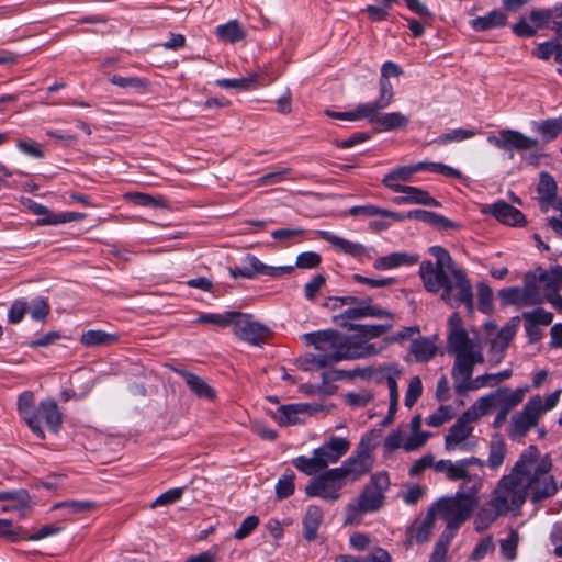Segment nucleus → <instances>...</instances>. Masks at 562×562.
<instances>
[{"label":"nucleus","instance_id":"a211bd4d","mask_svg":"<svg viewBox=\"0 0 562 562\" xmlns=\"http://www.w3.org/2000/svg\"><path fill=\"white\" fill-rule=\"evenodd\" d=\"M316 234L319 238L329 243L338 252L357 259L369 257L368 248L360 243L351 241L327 231H317Z\"/></svg>","mask_w":562,"mask_h":562},{"label":"nucleus","instance_id":"864d4df0","mask_svg":"<svg viewBox=\"0 0 562 562\" xmlns=\"http://www.w3.org/2000/svg\"><path fill=\"white\" fill-rule=\"evenodd\" d=\"M345 402L352 408H361L368 406L374 398V394L370 390H360L357 392H348L344 395Z\"/></svg>","mask_w":562,"mask_h":562},{"label":"nucleus","instance_id":"cd10ccee","mask_svg":"<svg viewBox=\"0 0 562 562\" xmlns=\"http://www.w3.org/2000/svg\"><path fill=\"white\" fill-rule=\"evenodd\" d=\"M491 213L502 223L517 226L524 223V214L506 202H497L492 205Z\"/></svg>","mask_w":562,"mask_h":562},{"label":"nucleus","instance_id":"2eb2a0df","mask_svg":"<svg viewBox=\"0 0 562 562\" xmlns=\"http://www.w3.org/2000/svg\"><path fill=\"white\" fill-rule=\"evenodd\" d=\"M233 325L234 333L237 337L255 346L266 342L271 335V331L267 326L256 322L247 314L237 312V316L233 322Z\"/></svg>","mask_w":562,"mask_h":562},{"label":"nucleus","instance_id":"c85d7f7f","mask_svg":"<svg viewBox=\"0 0 562 562\" xmlns=\"http://www.w3.org/2000/svg\"><path fill=\"white\" fill-rule=\"evenodd\" d=\"M323 521V510L316 505H310L303 517V536L311 541L317 537V530Z\"/></svg>","mask_w":562,"mask_h":562},{"label":"nucleus","instance_id":"473e14b6","mask_svg":"<svg viewBox=\"0 0 562 562\" xmlns=\"http://www.w3.org/2000/svg\"><path fill=\"white\" fill-rule=\"evenodd\" d=\"M507 454V447L503 438L494 437L488 446V457L486 465L492 471H497L504 463Z\"/></svg>","mask_w":562,"mask_h":562},{"label":"nucleus","instance_id":"8fccbe9b","mask_svg":"<svg viewBox=\"0 0 562 562\" xmlns=\"http://www.w3.org/2000/svg\"><path fill=\"white\" fill-rule=\"evenodd\" d=\"M477 133L474 130L454 128L443 133L435 140L439 145H447L450 143H460L465 139L473 138Z\"/></svg>","mask_w":562,"mask_h":562},{"label":"nucleus","instance_id":"c9c22d12","mask_svg":"<svg viewBox=\"0 0 562 562\" xmlns=\"http://www.w3.org/2000/svg\"><path fill=\"white\" fill-rule=\"evenodd\" d=\"M378 371L381 374V378L384 379L387 383L390 400H392V402L398 401L400 394L396 380L402 375V369L400 366L396 363H391L379 368Z\"/></svg>","mask_w":562,"mask_h":562},{"label":"nucleus","instance_id":"393cba45","mask_svg":"<svg viewBox=\"0 0 562 562\" xmlns=\"http://www.w3.org/2000/svg\"><path fill=\"white\" fill-rule=\"evenodd\" d=\"M397 193H403L402 196H396L394 202L396 204H422L439 207L441 204L429 195V193L420 188L408 186L405 189H398Z\"/></svg>","mask_w":562,"mask_h":562},{"label":"nucleus","instance_id":"603ef678","mask_svg":"<svg viewBox=\"0 0 562 562\" xmlns=\"http://www.w3.org/2000/svg\"><path fill=\"white\" fill-rule=\"evenodd\" d=\"M294 480L295 474L291 470L279 477L276 484V496L278 499L288 498L294 493Z\"/></svg>","mask_w":562,"mask_h":562},{"label":"nucleus","instance_id":"ddd939ff","mask_svg":"<svg viewBox=\"0 0 562 562\" xmlns=\"http://www.w3.org/2000/svg\"><path fill=\"white\" fill-rule=\"evenodd\" d=\"M538 397H530L520 412L512 416L508 435L512 439H520L537 426L541 414Z\"/></svg>","mask_w":562,"mask_h":562},{"label":"nucleus","instance_id":"0eeeda50","mask_svg":"<svg viewBox=\"0 0 562 562\" xmlns=\"http://www.w3.org/2000/svg\"><path fill=\"white\" fill-rule=\"evenodd\" d=\"M350 449L347 438L330 436L327 441L313 450L312 457L299 456L292 464L306 475H314L329 464L339 461Z\"/></svg>","mask_w":562,"mask_h":562},{"label":"nucleus","instance_id":"f257e3e1","mask_svg":"<svg viewBox=\"0 0 562 562\" xmlns=\"http://www.w3.org/2000/svg\"><path fill=\"white\" fill-rule=\"evenodd\" d=\"M447 350L454 357L451 376L454 391L464 395L470 391L496 386L493 373H485L472 379L474 367L485 360L480 342L469 336L458 313H452L447 324Z\"/></svg>","mask_w":562,"mask_h":562},{"label":"nucleus","instance_id":"f8f14e48","mask_svg":"<svg viewBox=\"0 0 562 562\" xmlns=\"http://www.w3.org/2000/svg\"><path fill=\"white\" fill-rule=\"evenodd\" d=\"M335 472L337 471L334 468L312 480L305 486V494L310 497L337 501L340 497V490L345 482L340 475Z\"/></svg>","mask_w":562,"mask_h":562},{"label":"nucleus","instance_id":"49530a36","mask_svg":"<svg viewBox=\"0 0 562 562\" xmlns=\"http://www.w3.org/2000/svg\"><path fill=\"white\" fill-rule=\"evenodd\" d=\"M381 438V430L373 429L364 434L356 451L367 458H372V452L376 448Z\"/></svg>","mask_w":562,"mask_h":562},{"label":"nucleus","instance_id":"9d476101","mask_svg":"<svg viewBox=\"0 0 562 562\" xmlns=\"http://www.w3.org/2000/svg\"><path fill=\"white\" fill-rule=\"evenodd\" d=\"M480 415L472 404L449 428L445 437V449L447 452H470L476 447L473 440L474 427L472 424L480 419Z\"/></svg>","mask_w":562,"mask_h":562},{"label":"nucleus","instance_id":"9b49d317","mask_svg":"<svg viewBox=\"0 0 562 562\" xmlns=\"http://www.w3.org/2000/svg\"><path fill=\"white\" fill-rule=\"evenodd\" d=\"M485 462L476 457H470L452 461L449 459H441L436 464V472L442 473L450 481L461 480V484L464 488L472 492H481L483 487V476L470 473L469 468L471 465L484 467Z\"/></svg>","mask_w":562,"mask_h":562},{"label":"nucleus","instance_id":"69168bd1","mask_svg":"<svg viewBox=\"0 0 562 562\" xmlns=\"http://www.w3.org/2000/svg\"><path fill=\"white\" fill-rule=\"evenodd\" d=\"M321 263V256L315 251H305L297 255L295 266L301 269H313Z\"/></svg>","mask_w":562,"mask_h":562},{"label":"nucleus","instance_id":"a19ab883","mask_svg":"<svg viewBox=\"0 0 562 562\" xmlns=\"http://www.w3.org/2000/svg\"><path fill=\"white\" fill-rule=\"evenodd\" d=\"M383 109L385 108L376 100L372 102L360 103L353 109V117H356V121L368 120L370 123L376 125L380 111Z\"/></svg>","mask_w":562,"mask_h":562},{"label":"nucleus","instance_id":"4468645a","mask_svg":"<svg viewBox=\"0 0 562 562\" xmlns=\"http://www.w3.org/2000/svg\"><path fill=\"white\" fill-rule=\"evenodd\" d=\"M487 142L492 146L505 151H522L535 148L538 145L536 138L529 137L519 131L503 128L497 134H490Z\"/></svg>","mask_w":562,"mask_h":562},{"label":"nucleus","instance_id":"6ab92c4d","mask_svg":"<svg viewBox=\"0 0 562 562\" xmlns=\"http://www.w3.org/2000/svg\"><path fill=\"white\" fill-rule=\"evenodd\" d=\"M18 411L31 430L41 439L44 438V431L40 418L36 414L37 407L34 406V394L25 391L18 398Z\"/></svg>","mask_w":562,"mask_h":562},{"label":"nucleus","instance_id":"3c124183","mask_svg":"<svg viewBox=\"0 0 562 562\" xmlns=\"http://www.w3.org/2000/svg\"><path fill=\"white\" fill-rule=\"evenodd\" d=\"M454 536H452L450 531H442L435 544L429 562H446L448 548Z\"/></svg>","mask_w":562,"mask_h":562},{"label":"nucleus","instance_id":"13d9d810","mask_svg":"<svg viewBox=\"0 0 562 562\" xmlns=\"http://www.w3.org/2000/svg\"><path fill=\"white\" fill-rule=\"evenodd\" d=\"M405 446V431L397 428L392 430L384 440L385 452H393L397 449L404 450Z\"/></svg>","mask_w":562,"mask_h":562},{"label":"nucleus","instance_id":"c756f323","mask_svg":"<svg viewBox=\"0 0 562 562\" xmlns=\"http://www.w3.org/2000/svg\"><path fill=\"white\" fill-rule=\"evenodd\" d=\"M507 15L501 10H493L483 16L471 20L470 25L477 32L501 27L506 24Z\"/></svg>","mask_w":562,"mask_h":562},{"label":"nucleus","instance_id":"de8ad7c7","mask_svg":"<svg viewBox=\"0 0 562 562\" xmlns=\"http://www.w3.org/2000/svg\"><path fill=\"white\" fill-rule=\"evenodd\" d=\"M258 74H251L241 78L218 79L215 83L216 86L224 89L248 90L254 83L258 81Z\"/></svg>","mask_w":562,"mask_h":562},{"label":"nucleus","instance_id":"f3484780","mask_svg":"<svg viewBox=\"0 0 562 562\" xmlns=\"http://www.w3.org/2000/svg\"><path fill=\"white\" fill-rule=\"evenodd\" d=\"M372 467L373 458H367L355 451V453L346 459L340 467L335 468L337 471L335 473L339 474L344 482H356L368 474Z\"/></svg>","mask_w":562,"mask_h":562},{"label":"nucleus","instance_id":"1a4fd4ad","mask_svg":"<svg viewBox=\"0 0 562 562\" xmlns=\"http://www.w3.org/2000/svg\"><path fill=\"white\" fill-rule=\"evenodd\" d=\"M527 391L528 387H519L514 391L508 387H499L480 397L473 405L480 417L486 415L493 407H497L498 412L493 422V427L499 428L506 422L508 413L522 402Z\"/></svg>","mask_w":562,"mask_h":562},{"label":"nucleus","instance_id":"423d86ee","mask_svg":"<svg viewBox=\"0 0 562 562\" xmlns=\"http://www.w3.org/2000/svg\"><path fill=\"white\" fill-rule=\"evenodd\" d=\"M460 484L454 495L439 498L434 505V514L446 522L443 531H450L456 537L460 527L471 517L479 505L477 494Z\"/></svg>","mask_w":562,"mask_h":562},{"label":"nucleus","instance_id":"412c9836","mask_svg":"<svg viewBox=\"0 0 562 562\" xmlns=\"http://www.w3.org/2000/svg\"><path fill=\"white\" fill-rule=\"evenodd\" d=\"M366 317L392 318L393 313L379 306L370 305L367 302H362L359 306L350 307L342 314L335 316L334 321L340 326L347 327L348 325H346L342 321L359 319Z\"/></svg>","mask_w":562,"mask_h":562},{"label":"nucleus","instance_id":"79ce46f5","mask_svg":"<svg viewBox=\"0 0 562 562\" xmlns=\"http://www.w3.org/2000/svg\"><path fill=\"white\" fill-rule=\"evenodd\" d=\"M237 312L227 311L224 313H203L195 319L196 323L211 324L216 327H227L233 325Z\"/></svg>","mask_w":562,"mask_h":562},{"label":"nucleus","instance_id":"774afa93","mask_svg":"<svg viewBox=\"0 0 562 562\" xmlns=\"http://www.w3.org/2000/svg\"><path fill=\"white\" fill-rule=\"evenodd\" d=\"M559 46L560 43H558L557 41L540 43L535 48L533 54L542 60H548L551 56H554L555 59Z\"/></svg>","mask_w":562,"mask_h":562},{"label":"nucleus","instance_id":"e2e57ef3","mask_svg":"<svg viewBox=\"0 0 562 562\" xmlns=\"http://www.w3.org/2000/svg\"><path fill=\"white\" fill-rule=\"evenodd\" d=\"M110 81L123 89L138 90L146 86V81L137 77H123L114 75L110 78Z\"/></svg>","mask_w":562,"mask_h":562},{"label":"nucleus","instance_id":"0e129e2a","mask_svg":"<svg viewBox=\"0 0 562 562\" xmlns=\"http://www.w3.org/2000/svg\"><path fill=\"white\" fill-rule=\"evenodd\" d=\"M259 525V518L255 515L246 517L234 533V538L243 540L247 538Z\"/></svg>","mask_w":562,"mask_h":562},{"label":"nucleus","instance_id":"b1692460","mask_svg":"<svg viewBox=\"0 0 562 562\" xmlns=\"http://www.w3.org/2000/svg\"><path fill=\"white\" fill-rule=\"evenodd\" d=\"M308 413V405L295 403L282 405L274 413V419L282 426L304 423L303 416Z\"/></svg>","mask_w":562,"mask_h":562},{"label":"nucleus","instance_id":"6e6552de","mask_svg":"<svg viewBox=\"0 0 562 562\" xmlns=\"http://www.w3.org/2000/svg\"><path fill=\"white\" fill-rule=\"evenodd\" d=\"M389 486L390 479L387 473L379 472L373 474L358 499L347 505V521L353 524L358 521L363 514L379 510L383 505L384 492Z\"/></svg>","mask_w":562,"mask_h":562},{"label":"nucleus","instance_id":"ea45409f","mask_svg":"<svg viewBox=\"0 0 562 562\" xmlns=\"http://www.w3.org/2000/svg\"><path fill=\"white\" fill-rule=\"evenodd\" d=\"M409 119L401 112H390L380 114L376 123L379 131H393L405 127Z\"/></svg>","mask_w":562,"mask_h":562},{"label":"nucleus","instance_id":"f704fd0d","mask_svg":"<svg viewBox=\"0 0 562 562\" xmlns=\"http://www.w3.org/2000/svg\"><path fill=\"white\" fill-rule=\"evenodd\" d=\"M215 35L223 42L236 43L241 41L246 33L237 20H231L215 27Z\"/></svg>","mask_w":562,"mask_h":562},{"label":"nucleus","instance_id":"4be33fe9","mask_svg":"<svg viewBox=\"0 0 562 562\" xmlns=\"http://www.w3.org/2000/svg\"><path fill=\"white\" fill-rule=\"evenodd\" d=\"M426 168V162H417L411 166H401L390 170L383 178L382 182L385 187L390 188L393 192H398V189H405L407 186L401 184V181H409L414 173L422 171Z\"/></svg>","mask_w":562,"mask_h":562},{"label":"nucleus","instance_id":"37998d69","mask_svg":"<svg viewBox=\"0 0 562 562\" xmlns=\"http://www.w3.org/2000/svg\"><path fill=\"white\" fill-rule=\"evenodd\" d=\"M349 214H351L353 216L362 215V216H367V217L380 215V216L391 217L394 221H401V218L403 217V216H401V213L381 209V207L372 205V204L352 206L349 210Z\"/></svg>","mask_w":562,"mask_h":562},{"label":"nucleus","instance_id":"72a5a7b5","mask_svg":"<svg viewBox=\"0 0 562 562\" xmlns=\"http://www.w3.org/2000/svg\"><path fill=\"white\" fill-rule=\"evenodd\" d=\"M392 324H380V325H369V324H349L347 328L349 330L358 331V336H355L357 339H361L370 342V339L378 338L385 333L392 329Z\"/></svg>","mask_w":562,"mask_h":562},{"label":"nucleus","instance_id":"6e6d98bb","mask_svg":"<svg viewBox=\"0 0 562 562\" xmlns=\"http://www.w3.org/2000/svg\"><path fill=\"white\" fill-rule=\"evenodd\" d=\"M430 437L431 432L429 431H417L411 432L408 436L405 435L404 451L413 452L419 450L427 443Z\"/></svg>","mask_w":562,"mask_h":562},{"label":"nucleus","instance_id":"e433bc0d","mask_svg":"<svg viewBox=\"0 0 562 562\" xmlns=\"http://www.w3.org/2000/svg\"><path fill=\"white\" fill-rule=\"evenodd\" d=\"M306 233L304 228H279L271 232V237L279 241L282 248H288L292 245L299 244L303 240Z\"/></svg>","mask_w":562,"mask_h":562},{"label":"nucleus","instance_id":"dca6fc26","mask_svg":"<svg viewBox=\"0 0 562 562\" xmlns=\"http://www.w3.org/2000/svg\"><path fill=\"white\" fill-rule=\"evenodd\" d=\"M245 261L247 262V266L235 267L229 270L232 277L254 279L258 274H263L272 278H280L284 274H290L293 271L292 266H268L251 255H248L245 258Z\"/></svg>","mask_w":562,"mask_h":562},{"label":"nucleus","instance_id":"aec40b11","mask_svg":"<svg viewBox=\"0 0 562 562\" xmlns=\"http://www.w3.org/2000/svg\"><path fill=\"white\" fill-rule=\"evenodd\" d=\"M517 331L515 325H506L490 341L488 361L497 366L505 357L506 349Z\"/></svg>","mask_w":562,"mask_h":562},{"label":"nucleus","instance_id":"7c9ffc66","mask_svg":"<svg viewBox=\"0 0 562 562\" xmlns=\"http://www.w3.org/2000/svg\"><path fill=\"white\" fill-rule=\"evenodd\" d=\"M178 373L184 379L186 384L198 397L207 400H213L215 397L214 389L211 387L202 378L188 371H178Z\"/></svg>","mask_w":562,"mask_h":562},{"label":"nucleus","instance_id":"7ed1b4c3","mask_svg":"<svg viewBox=\"0 0 562 562\" xmlns=\"http://www.w3.org/2000/svg\"><path fill=\"white\" fill-rule=\"evenodd\" d=\"M552 468L551 457L531 445L519 454L509 474L529 494L531 503L537 504L553 497L559 491Z\"/></svg>","mask_w":562,"mask_h":562},{"label":"nucleus","instance_id":"f03ea898","mask_svg":"<svg viewBox=\"0 0 562 562\" xmlns=\"http://www.w3.org/2000/svg\"><path fill=\"white\" fill-rule=\"evenodd\" d=\"M429 252L436 262L423 261L419 267V276L425 289L435 294L441 292V300L449 306L464 305L471 312L472 285L463 270L457 266L445 248L432 246Z\"/></svg>","mask_w":562,"mask_h":562},{"label":"nucleus","instance_id":"5fc2aeb1","mask_svg":"<svg viewBox=\"0 0 562 562\" xmlns=\"http://www.w3.org/2000/svg\"><path fill=\"white\" fill-rule=\"evenodd\" d=\"M518 542L519 535L516 530L512 529L508 537L499 541L501 553L509 561L515 560Z\"/></svg>","mask_w":562,"mask_h":562},{"label":"nucleus","instance_id":"338daca9","mask_svg":"<svg viewBox=\"0 0 562 562\" xmlns=\"http://www.w3.org/2000/svg\"><path fill=\"white\" fill-rule=\"evenodd\" d=\"M438 461H435L432 454L428 453L417 459L412 467L409 468V475L417 476L422 474L427 468L431 467L436 471V464Z\"/></svg>","mask_w":562,"mask_h":562},{"label":"nucleus","instance_id":"2f4dec72","mask_svg":"<svg viewBox=\"0 0 562 562\" xmlns=\"http://www.w3.org/2000/svg\"><path fill=\"white\" fill-rule=\"evenodd\" d=\"M119 341L116 334L106 333L100 329H90L80 337V342L86 347L110 346Z\"/></svg>","mask_w":562,"mask_h":562},{"label":"nucleus","instance_id":"20e7f679","mask_svg":"<svg viewBox=\"0 0 562 562\" xmlns=\"http://www.w3.org/2000/svg\"><path fill=\"white\" fill-rule=\"evenodd\" d=\"M529 494L508 473L499 479L491 499L475 515L474 528L482 532L502 516L516 515Z\"/></svg>","mask_w":562,"mask_h":562},{"label":"nucleus","instance_id":"4d7b16f0","mask_svg":"<svg viewBox=\"0 0 562 562\" xmlns=\"http://www.w3.org/2000/svg\"><path fill=\"white\" fill-rule=\"evenodd\" d=\"M423 393V384L419 376H413L409 380L408 387L405 394V406L412 408Z\"/></svg>","mask_w":562,"mask_h":562},{"label":"nucleus","instance_id":"5701e85b","mask_svg":"<svg viewBox=\"0 0 562 562\" xmlns=\"http://www.w3.org/2000/svg\"><path fill=\"white\" fill-rule=\"evenodd\" d=\"M555 267L551 268L549 271L543 272L539 276V282L543 284L544 289V297L552 305V307L562 314V295L559 293L561 283L559 280H555Z\"/></svg>","mask_w":562,"mask_h":562},{"label":"nucleus","instance_id":"680f3d73","mask_svg":"<svg viewBox=\"0 0 562 562\" xmlns=\"http://www.w3.org/2000/svg\"><path fill=\"white\" fill-rule=\"evenodd\" d=\"M557 184L553 178L547 173L542 172L540 176L538 192L546 200H551L555 195Z\"/></svg>","mask_w":562,"mask_h":562},{"label":"nucleus","instance_id":"bb28decb","mask_svg":"<svg viewBox=\"0 0 562 562\" xmlns=\"http://www.w3.org/2000/svg\"><path fill=\"white\" fill-rule=\"evenodd\" d=\"M418 257L416 255L400 251L378 258L374 261L373 267L376 270H390L402 266H412L416 263Z\"/></svg>","mask_w":562,"mask_h":562},{"label":"nucleus","instance_id":"052dcab7","mask_svg":"<svg viewBox=\"0 0 562 562\" xmlns=\"http://www.w3.org/2000/svg\"><path fill=\"white\" fill-rule=\"evenodd\" d=\"M453 417V412L450 406L441 405L428 418L427 424L431 427H439L449 422Z\"/></svg>","mask_w":562,"mask_h":562},{"label":"nucleus","instance_id":"4c0bfd02","mask_svg":"<svg viewBox=\"0 0 562 562\" xmlns=\"http://www.w3.org/2000/svg\"><path fill=\"white\" fill-rule=\"evenodd\" d=\"M409 350L417 361L426 362L436 356L437 347L428 338H418L412 341Z\"/></svg>","mask_w":562,"mask_h":562},{"label":"nucleus","instance_id":"a18cd8bd","mask_svg":"<svg viewBox=\"0 0 562 562\" xmlns=\"http://www.w3.org/2000/svg\"><path fill=\"white\" fill-rule=\"evenodd\" d=\"M535 130L546 142L553 140L562 134V117L549 119L537 123Z\"/></svg>","mask_w":562,"mask_h":562},{"label":"nucleus","instance_id":"39448f33","mask_svg":"<svg viewBox=\"0 0 562 562\" xmlns=\"http://www.w3.org/2000/svg\"><path fill=\"white\" fill-rule=\"evenodd\" d=\"M308 346H314L321 352L331 353L336 360H355L380 353L384 346H376L355 336H346L336 330H318L302 335Z\"/></svg>","mask_w":562,"mask_h":562},{"label":"nucleus","instance_id":"c03bdc74","mask_svg":"<svg viewBox=\"0 0 562 562\" xmlns=\"http://www.w3.org/2000/svg\"><path fill=\"white\" fill-rule=\"evenodd\" d=\"M522 318L526 322L527 330L531 331V329L537 325H550L553 319V314L541 307H538L532 311L524 312Z\"/></svg>","mask_w":562,"mask_h":562},{"label":"nucleus","instance_id":"a878e982","mask_svg":"<svg viewBox=\"0 0 562 562\" xmlns=\"http://www.w3.org/2000/svg\"><path fill=\"white\" fill-rule=\"evenodd\" d=\"M36 414L40 418L45 420L46 425L53 432H57L61 424V414L58 409L57 403L54 400L46 398L37 406Z\"/></svg>","mask_w":562,"mask_h":562},{"label":"nucleus","instance_id":"58836bf2","mask_svg":"<svg viewBox=\"0 0 562 562\" xmlns=\"http://www.w3.org/2000/svg\"><path fill=\"white\" fill-rule=\"evenodd\" d=\"M401 221L407 218H415L424 223L434 224L441 227L451 226V222L442 215H439L434 212L425 211V210H413L407 213H401Z\"/></svg>","mask_w":562,"mask_h":562},{"label":"nucleus","instance_id":"bf43d9fd","mask_svg":"<svg viewBox=\"0 0 562 562\" xmlns=\"http://www.w3.org/2000/svg\"><path fill=\"white\" fill-rule=\"evenodd\" d=\"M290 171H291V169L283 168V169L277 170V171L266 173L256 180V186L265 187V186L281 183L286 179Z\"/></svg>","mask_w":562,"mask_h":562},{"label":"nucleus","instance_id":"09e8293b","mask_svg":"<svg viewBox=\"0 0 562 562\" xmlns=\"http://www.w3.org/2000/svg\"><path fill=\"white\" fill-rule=\"evenodd\" d=\"M520 291L522 307L540 305L546 300L536 282H527Z\"/></svg>","mask_w":562,"mask_h":562}]
</instances>
